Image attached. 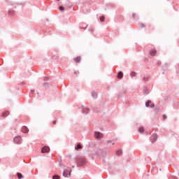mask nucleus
Instances as JSON below:
<instances>
[{
    "mask_svg": "<svg viewBox=\"0 0 179 179\" xmlns=\"http://www.w3.org/2000/svg\"><path fill=\"white\" fill-rule=\"evenodd\" d=\"M13 141L15 143H17V145H20V143H22V137L20 136L15 137Z\"/></svg>",
    "mask_w": 179,
    "mask_h": 179,
    "instance_id": "1",
    "label": "nucleus"
},
{
    "mask_svg": "<svg viewBox=\"0 0 179 179\" xmlns=\"http://www.w3.org/2000/svg\"><path fill=\"white\" fill-rule=\"evenodd\" d=\"M50 152V148L45 146L42 148V153H48Z\"/></svg>",
    "mask_w": 179,
    "mask_h": 179,
    "instance_id": "2",
    "label": "nucleus"
},
{
    "mask_svg": "<svg viewBox=\"0 0 179 179\" xmlns=\"http://www.w3.org/2000/svg\"><path fill=\"white\" fill-rule=\"evenodd\" d=\"M102 137H103V134H101L100 132H97V131L95 132V138L96 139H99V138H102Z\"/></svg>",
    "mask_w": 179,
    "mask_h": 179,
    "instance_id": "3",
    "label": "nucleus"
},
{
    "mask_svg": "<svg viewBox=\"0 0 179 179\" xmlns=\"http://www.w3.org/2000/svg\"><path fill=\"white\" fill-rule=\"evenodd\" d=\"M64 177H71V172L69 171H66L63 173Z\"/></svg>",
    "mask_w": 179,
    "mask_h": 179,
    "instance_id": "4",
    "label": "nucleus"
},
{
    "mask_svg": "<svg viewBox=\"0 0 179 179\" xmlns=\"http://www.w3.org/2000/svg\"><path fill=\"white\" fill-rule=\"evenodd\" d=\"M22 131L24 134H26V133L29 132V129L26 127H23L22 129Z\"/></svg>",
    "mask_w": 179,
    "mask_h": 179,
    "instance_id": "5",
    "label": "nucleus"
},
{
    "mask_svg": "<svg viewBox=\"0 0 179 179\" xmlns=\"http://www.w3.org/2000/svg\"><path fill=\"white\" fill-rule=\"evenodd\" d=\"M124 76V73H122V71H120L117 75V79H122Z\"/></svg>",
    "mask_w": 179,
    "mask_h": 179,
    "instance_id": "6",
    "label": "nucleus"
},
{
    "mask_svg": "<svg viewBox=\"0 0 179 179\" xmlns=\"http://www.w3.org/2000/svg\"><path fill=\"white\" fill-rule=\"evenodd\" d=\"M157 52L155 50H152L150 52V55L154 56L155 54H157Z\"/></svg>",
    "mask_w": 179,
    "mask_h": 179,
    "instance_id": "7",
    "label": "nucleus"
},
{
    "mask_svg": "<svg viewBox=\"0 0 179 179\" xmlns=\"http://www.w3.org/2000/svg\"><path fill=\"white\" fill-rule=\"evenodd\" d=\"M76 150H79V149H82V145L80 143L77 144V146L75 148Z\"/></svg>",
    "mask_w": 179,
    "mask_h": 179,
    "instance_id": "8",
    "label": "nucleus"
},
{
    "mask_svg": "<svg viewBox=\"0 0 179 179\" xmlns=\"http://www.w3.org/2000/svg\"><path fill=\"white\" fill-rule=\"evenodd\" d=\"M152 104V101H148L146 103H145V106L146 107H150V105Z\"/></svg>",
    "mask_w": 179,
    "mask_h": 179,
    "instance_id": "9",
    "label": "nucleus"
},
{
    "mask_svg": "<svg viewBox=\"0 0 179 179\" xmlns=\"http://www.w3.org/2000/svg\"><path fill=\"white\" fill-rule=\"evenodd\" d=\"M3 117H8L9 115V111H5L2 113Z\"/></svg>",
    "mask_w": 179,
    "mask_h": 179,
    "instance_id": "10",
    "label": "nucleus"
},
{
    "mask_svg": "<svg viewBox=\"0 0 179 179\" xmlns=\"http://www.w3.org/2000/svg\"><path fill=\"white\" fill-rule=\"evenodd\" d=\"M157 139V135L155 134L153 136V138H152V143H154V142H156Z\"/></svg>",
    "mask_w": 179,
    "mask_h": 179,
    "instance_id": "11",
    "label": "nucleus"
},
{
    "mask_svg": "<svg viewBox=\"0 0 179 179\" xmlns=\"http://www.w3.org/2000/svg\"><path fill=\"white\" fill-rule=\"evenodd\" d=\"M74 61L78 64L79 62H80V57H78L74 59Z\"/></svg>",
    "mask_w": 179,
    "mask_h": 179,
    "instance_id": "12",
    "label": "nucleus"
},
{
    "mask_svg": "<svg viewBox=\"0 0 179 179\" xmlns=\"http://www.w3.org/2000/svg\"><path fill=\"white\" fill-rule=\"evenodd\" d=\"M138 131H139V132L142 133V132H143V131H145V129H143V127H141L138 128Z\"/></svg>",
    "mask_w": 179,
    "mask_h": 179,
    "instance_id": "13",
    "label": "nucleus"
},
{
    "mask_svg": "<svg viewBox=\"0 0 179 179\" xmlns=\"http://www.w3.org/2000/svg\"><path fill=\"white\" fill-rule=\"evenodd\" d=\"M131 76L134 77V76H136V73L132 71L131 73H130Z\"/></svg>",
    "mask_w": 179,
    "mask_h": 179,
    "instance_id": "14",
    "label": "nucleus"
},
{
    "mask_svg": "<svg viewBox=\"0 0 179 179\" xmlns=\"http://www.w3.org/2000/svg\"><path fill=\"white\" fill-rule=\"evenodd\" d=\"M22 173H17V178L20 179V178H22Z\"/></svg>",
    "mask_w": 179,
    "mask_h": 179,
    "instance_id": "15",
    "label": "nucleus"
},
{
    "mask_svg": "<svg viewBox=\"0 0 179 179\" xmlns=\"http://www.w3.org/2000/svg\"><path fill=\"white\" fill-rule=\"evenodd\" d=\"M59 178H60L59 176H54L52 177V179H59Z\"/></svg>",
    "mask_w": 179,
    "mask_h": 179,
    "instance_id": "16",
    "label": "nucleus"
},
{
    "mask_svg": "<svg viewBox=\"0 0 179 179\" xmlns=\"http://www.w3.org/2000/svg\"><path fill=\"white\" fill-rule=\"evenodd\" d=\"M104 20H105L104 16H102V17H100V21L101 22H104Z\"/></svg>",
    "mask_w": 179,
    "mask_h": 179,
    "instance_id": "17",
    "label": "nucleus"
},
{
    "mask_svg": "<svg viewBox=\"0 0 179 179\" xmlns=\"http://www.w3.org/2000/svg\"><path fill=\"white\" fill-rule=\"evenodd\" d=\"M122 153V152L121 150H118L117 152V155H118V156H120V155H121Z\"/></svg>",
    "mask_w": 179,
    "mask_h": 179,
    "instance_id": "18",
    "label": "nucleus"
},
{
    "mask_svg": "<svg viewBox=\"0 0 179 179\" xmlns=\"http://www.w3.org/2000/svg\"><path fill=\"white\" fill-rule=\"evenodd\" d=\"M150 107L151 108H153V107H155V103H152V102H151V104L150 105Z\"/></svg>",
    "mask_w": 179,
    "mask_h": 179,
    "instance_id": "19",
    "label": "nucleus"
},
{
    "mask_svg": "<svg viewBox=\"0 0 179 179\" xmlns=\"http://www.w3.org/2000/svg\"><path fill=\"white\" fill-rule=\"evenodd\" d=\"M64 9H65V8H64L63 6L59 7V10H64Z\"/></svg>",
    "mask_w": 179,
    "mask_h": 179,
    "instance_id": "20",
    "label": "nucleus"
},
{
    "mask_svg": "<svg viewBox=\"0 0 179 179\" xmlns=\"http://www.w3.org/2000/svg\"><path fill=\"white\" fill-rule=\"evenodd\" d=\"M166 118H167V116L166 115H163V119L166 120Z\"/></svg>",
    "mask_w": 179,
    "mask_h": 179,
    "instance_id": "21",
    "label": "nucleus"
},
{
    "mask_svg": "<svg viewBox=\"0 0 179 179\" xmlns=\"http://www.w3.org/2000/svg\"><path fill=\"white\" fill-rule=\"evenodd\" d=\"M53 124H54V125H55L56 124H57V121H53Z\"/></svg>",
    "mask_w": 179,
    "mask_h": 179,
    "instance_id": "22",
    "label": "nucleus"
},
{
    "mask_svg": "<svg viewBox=\"0 0 179 179\" xmlns=\"http://www.w3.org/2000/svg\"><path fill=\"white\" fill-rule=\"evenodd\" d=\"M82 164H78V166H81Z\"/></svg>",
    "mask_w": 179,
    "mask_h": 179,
    "instance_id": "23",
    "label": "nucleus"
},
{
    "mask_svg": "<svg viewBox=\"0 0 179 179\" xmlns=\"http://www.w3.org/2000/svg\"><path fill=\"white\" fill-rule=\"evenodd\" d=\"M57 1H59V0H57Z\"/></svg>",
    "mask_w": 179,
    "mask_h": 179,
    "instance_id": "24",
    "label": "nucleus"
}]
</instances>
